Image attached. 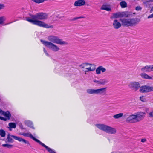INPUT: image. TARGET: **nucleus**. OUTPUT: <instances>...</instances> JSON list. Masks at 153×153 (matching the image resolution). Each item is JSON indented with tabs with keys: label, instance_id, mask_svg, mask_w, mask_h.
Masks as SVG:
<instances>
[{
	"label": "nucleus",
	"instance_id": "44",
	"mask_svg": "<svg viewBox=\"0 0 153 153\" xmlns=\"http://www.w3.org/2000/svg\"><path fill=\"white\" fill-rule=\"evenodd\" d=\"M152 18H153V13L150 15L148 17V19H150Z\"/></svg>",
	"mask_w": 153,
	"mask_h": 153
},
{
	"label": "nucleus",
	"instance_id": "34",
	"mask_svg": "<svg viewBox=\"0 0 153 153\" xmlns=\"http://www.w3.org/2000/svg\"><path fill=\"white\" fill-rule=\"evenodd\" d=\"M86 69H87V70H85V72H88L89 71H93L94 69H91V67H90L88 68H86Z\"/></svg>",
	"mask_w": 153,
	"mask_h": 153
},
{
	"label": "nucleus",
	"instance_id": "30",
	"mask_svg": "<svg viewBox=\"0 0 153 153\" xmlns=\"http://www.w3.org/2000/svg\"><path fill=\"white\" fill-rule=\"evenodd\" d=\"M85 17L83 16H79L78 17H76L73 18V19H71L70 20V21H74L77 20L78 19L84 18Z\"/></svg>",
	"mask_w": 153,
	"mask_h": 153
},
{
	"label": "nucleus",
	"instance_id": "36",
	"mask_svg": "<svg viewBox=\"0 0 153 153\" xmlns=\"http://www.w3.org/2000/svg\"><path fill=\"white\" fill-rule=\"evenodd\" d=\"M0 119L1 120H4V121H5L8 120H7V118H6V117L5 118V117H1V116L0 117Z\"/></svg>",
	"mask_w": 153,
	"mask_h": 153
},
{
	"label": "nucleus",
	"instance_id": "21",
	"mask_svg": "<svg viewBox=\"0 0 153 153\" xmlns=\"http://www.w3.org/2000/svg\"><path fill=\"white\" fill-rule=\"evenodd\" d=\"M140 75L142 78L148 79H153L151 76H149L145 73H141Z\"/></svg>",
	"mask_w": 153,
	"mask_h": 153
},
{
	"label": "nucleus",
	"instance_id": "2",
	"mask_svg": "<svg viewBox=\"0 0 153 153\" xmlns=\"http://www.w3.org/2000/svg\"><path fill=\"white\" fill-rule=\"evenodd\" d=\"M48 39L51 42L45 41L41 39V42L45 46L52 50L54 52L58 51L60 48L56 45L53 43L59 45H67L68 43L63 41L62 39H60L57 36H50L48 37Z\"/></svg>",
	"mask_w": 153,
	"mask_h": 153
},
{
	"label": "nucleus",
	"instance_id": "5",
	"mask_svg": "<svg viewBox=\"0 0 153 153\" xmlns=\"http://www.w3.org/2000/svg\"><path fill=\"white\" fill-rule=\"evenodd\" d=\"M135 13H132L131 11H124L119 12L118 13H113L112 18H117L119 17L130 18L134 16L133 15H135Z\"/></svg>",
	"mask_w": 153,
	"mask_h": 153
},
{
	"label": "nucleus",
	"instance_id": "39",
	"mask_svg": "<svg viewBox=\"0 0 153 153\" xmlns=\"http://www.w3.org/2000/svg\"><path fill=\"white\" fill-rule=\"evenodd\" d=\"M4 22L3 17H0V24H1Z\"/></svg>",
	"mask_w": 153,
	"mask_h": 153
},
{
	"label": "nucleus",
	"instance_id": "1",
	"mask_svg": "<svg viewBox=\"0 0 153 153\" xmlns=\"http://www.w3.org/2000/svg\"><path fill=\"white\" fill-rule=\"evenodd\" d=\"M29 15L31 17L32 19L29 17H26L25 18L26 20L30 23L44 28H48L53 27L52 25H50L45 23L43 21L39 20L47 19L48 17V16L46 13L39 12L35 15L30 13Z\"/></svg>",
	"mask_w": 153,
	"mask_h": 153
},
{
	"label": "nucleus",
	"instance_id": "32",
	"mask_svg": "<svg viewBox=\"0 0 153 153\" xmlns=\"http://www.w3.org/2000/svg\"><path fill=\"white\" fill-rule=\"evenodd\" d=\"M88 63H85L82 64L80 65V66L82 68H84L85 66H87L88 65Z\"/></svg>",
	"mask_w": 153,
	"mask_h": 153
},
{
	"label": "nucleus",
	"instance_id": "23",
	"mask_svg": "<svg viewBox=\"0 0 153 153\" xmlns=\"http://www.w3.org/2000/svg\"><path fill=\"white\" fill-rule=\"evenodd\" d=\"M12 136H13V135H10V134H8L7 136V142L9 143H13V140L12 138V137L13 138V137H12Z\"/></svg>",
	"mask_w": 153,
	"mask_h": 153
},
{
	"label": "nucleus",
	"instance_id": "6",
	"mask_svg": "<svg viewBox=\"0 0 153 153\" xmlns=\"http://www.w3.org/2000/svg\"><path fill=\"white\" fill-rule=\"evenodd\" d=\"M106 88H101L97 89H88L87 90L88 93L90 94H104L106 93Z\"/></svg>",
	"mask_w": 153,
	"mask_h": 153
},
{
	"label": "nucleus",
	"instance_id": "45",
	"mask_svg": "<svg viewBox=\"0 0 153 153\" xmlns=\"http://www.w3.org/2000/svg\"><path fill=\"white\" fill-rule=\"evenodd\" d=\"M152 11H153V6L152 7L150 10V13H152Z\"/></svg>",
	"mask_w": 153,
	"mask_h": 153
},
{
	"label": "nucleus",
	"instance_id": "41",
	"mask_svg": "<svg viewBox=\"0 0 153 153\" xmlns=\"http://www.w3.org/2000/svg\"><path fill=\"white\" fill-rule=\"evenodd\" d=\"M4 6L3 4H0V10L3 9Z\"/></svg>",
	"mask_w": 153,
	"mask_h": 153
},
{
	"label": "nucleus",
	"instance_id": "29",
	"mask_svg": "<svg viewBox=\"0 0 153 153\" xmlns=\"http://www.w3.org/2000/svg\"><path fill=\"white\" fill-rule=\"evenodd\" d=\"M33 2L38 4L42 3L45 1V0H31Z\"/></svg>",
	"mask_w": 153,
	"mask_h": 153
},
{
	"label": "nucleus",
	"instance_id": "3",
	"mask_svg": "<svg viewBox=\"0 0 153 153\" xmlns=\"http://www.w3.org/2000/svg\"><path fill=\"white\" fill-rule=\"evenodd\" d=\"M120 20L123 26L127 27L135 26L140 21V19L137 18H121L120 19Z\"/></svg>",
	"mask_w": 153,
	"mask_h": 153
},
{
	"label": "nucleus",
	"instance_id": "27",
	"mask_svg": "<svg viewBox=\"0 0 153 153\" xmlns=\"http://www.w3.org/2000/svg\"><path fill=\"white\" fill-rule=\"evenodd\" d=\"M2 146L3 147H7L9 149L12 148L13 147V145L7 143L3 144Z\"/></svg>",
	"mask_w": 153,
	"mask_h": 153
},
{
	"label": "nucleus",
	"instance_id": "28",
	"mask_svg": "<svg viewBox=\"0 0 153 153\" xmlns=\"http://www.w3.org/2000/svg\"><path fill=\"white\" fill-rule=\"evenodd\" d=\"M6 135L5 131L3 129H0V135L2 137H4Z\"/></svg>",
	"mask_w": 153,
	"mask_h": 153
},
{
	"label": "nucleus",
	"instance_id": "46",
	"mask_svg": "<svg viewBox=\"0 0 153 153\" xmlns=\"http://www.w3.org/2000/svg\"><path fill=\"white\" fill-rule=\"evenodd\" d=\"M2 112H3V111L2 110H1V109H0V113Z\"/></svg>",
	"mask_w": 153,
	"mask_h": 153
},
{
	"label": "nucleus",
	"instance_id": "7",
	"mask_svg": "<svg viewBox=\"0 0 153 153\" xmlns=\"http://www.w3.org/2000/svg\"><path fill=\"white\" fill-rule=\"evenodd\" d=\"M153 91V86L144 85L140 87L139 91L140 93H147Z\"/></svg>",
	"mask_w": 153,
	"mask_h": 153
},
{
	"label": "nucleus",
	"instance_id": "15",
	"mask_svg": "<svg viewBox=\"0 0 153 153\" xmlns=\"http://www.w3.org/2000/svg\"><path fill=\"white\" fill-rule=\"evenodd\" d=\"M106 71V69L103 67V66H99L96 69V73L97 74H101V71L103 73L105 72Z\"/></svg>",
	"mask_w": 153,
	"mask_h": 153
},
{
	"label": "nucleus",
	"instance_id": "47",
	"mask_svg": "<svg viewBox=\"0 0 153 153\" xmlns=\"http://www.w3.org/2000/svg\"><path fill=\"white\" fill-rule=\"evenodd\" d=\"M0 117H1V116H0Z\"/></svg>",
	"mask_w": 153,
	"mask_h": 153
},
{
	"label": "nucleus",
	"instance_id": "35",
	"mask_svg": "<svg viewBox=\"0 0 153 153\" xmlns=\"http://www.w3.org/2000/svg\"><path fill=\"white\" fill-rule=\"evenodd\" d=\"M142 9V8L140 6H138L136 7L135 10L137 11L141 10Z\"/></svg>",
	"mask_w": 153,
	"mask_h": 153
},
{
	"label": "nucleus",
	"instance_id": "31",
	"mask_svg": "<svg viewBox=\"0 0 153 153\" xmlns=\"http://www.w3.org/2000/svg\"><path fill=\"white\" fill-rule=\"evenodd\" d=\"M140 99L141 101L143 102H146V99L145 98L144 96H143L140 97Z\"/></svg>",
	"mask_w": 153,
	"mask_h": 153
},
{
	"label": "nucleus",
	"instance_id": "19",
	"mask_svg": "<svg viewBox=\"0 0 153 153\" xmlns=\"http://www.w3.org/2000/svg\"><path fill=\"white\" fill-rule=\"evenodd\" d=\"M100 9L105 10L107 11H110L111 9L109 5H103L101 7Z\"/></svg>",
	"mask_w": 153,
	"mask_h": 153
},
{
	"label": "nucleus",
	"instance_id": "37",
	"mask_svg": "<svg viewBox=\"0 0 153 153\" xmlns=\"http://www.w3.org/2000/svg\"><path fill=\"white\" fill-rule=\"evenodd\" d=\"M149 117H153V111L149 112Z\"/></svg>",
	"mask_w": 153,
	"mask_h": 153
},
{
	"label": "nucleus",
	"instance_id": "38",
	"mask_svg": "<svg viewBox=\"0 0 153 153\" xmlns=\"http://www.w3.org/2000/svg\"><path fill=\"white\" fill-rule=\"evenodd\" d=\"M19 126L20 128L22 130V129H25V128H24L23 127V125H22V123H20L19 125Z\"/></svg>",
	"mask_w": 153,
	"mask_h": 153
},
{
	"label": "nucleus",
	"instance_id": "42",
	"mask_svg": "<svg viewBox=\"0 0 153 153\" xmlns=\"http://www.w3.org/2000/svg\"><path fill=\"white\" fill-rule=\"evenodd\" d=\"M146 138H143L141 139V141L142 142L144 143L146 141Z\"/></svg>",
	"mask_w": 153,
	"mask_h": 153
},
{
	"label": "nucleus",
	"instance_id": "17",
	"mask_svg": "<svg viewBox=\"0 0 153 153\" xmlns=\"http://www.w3.org/2000/svg\"><path fill=\"white\" fill-rule=\"evenodd\" d=\"M113 25L114 28L118 29L121 26V24L118 22L117 20L115 19L114 21Z\"/></svg>",
	"mask_w": 153,
	"mask_h": 153
},
{
	"label": "nucleus",
	"instance_id": "8",
	"mask_svg": "<svg viewBox=\"0 0 153 153\" xmlns=\"http://www.w3.org/2000/svg\"><path fill=\"white\" fill-rule=\"evenodd\" d=\"M140 83L136 82H131L128 85V86L130 88L135 91H137L140 88Z\"/></svg>",
	"mask_w": 153,
	"mask_h": 153
},
{
	"label": "nucleus",
	"instance_id": "14",
	"mask_svg": "<svg viewBox=\"0 0 153 153\" xmlns=\"http://www.w3.org/2000/svg\"><path fill=\"white\" fill-rule=\"evenodd\" d=\"M85 4V1L84 0H78L75 1L74 5L75 6H80Z\"/></svg>",
	"mask_w": 153,
	"mask_h": 153
},
{
	"label": "nucleus",
	"instance_id": "4",
	"mask_svg": "<svg viewBox=\"0 0 153 153\" xmlns=\"http://www.w3.org/2000/svg\"><path fill=\"white\" fill-rule=\"evenodd\" d=\"M96 126L99 129L107 133L114 134L116 132V130L115 128L106 125L97 124H96Z\"/></svg>",
	"mask_w": 153,
	"mask_h": 153
},
{
	"label": "nucleus",
	"instance_id": "10",
	"mask_svg": "<svg viewBox=\"0 0 153 153\" xmlns=\"http://www.w3.org/2000/svg\"><path fill=\"white\" fill-rule=\"evenodd\" d=\"M141 70L143 72H150L153 71V65H146L143 67Z\"/></svg>",
	"mask_w": 153,
	"mask_h": 153
},
{
	"label": "nucleus",
	"instance_id": "16",
	"mask_svg": "<svg viewBox=\"0 0 153 153\" xmlns=\"http://www.w3.org/2000/svg\"><path fill=\"white\" fill-rule=\"evenodd\" d=\"M39 144L42 146L43 147L45 148L50 153H56L54 150L46 146L41 142L40 141Z\"/></svg>",
	"mask_w": 153,
	"mask_h": 153
},
{
	"label": "nucleus",
	"instance_id": "26",
	"mask_svg": "<svg viewBox=\"0 0 153 153\" xmlns=\"http://www.w3.org/2000/svg\"><path fill=\"white\" fill-rule=\"evenodd\" d=\"M123 115V113H120L114 115L113 117L115 119H118L122 117Z\"/></svg>",
	"mask_w": 153,
	"mask_h": 153
},
{
	"label": "nucleus",
	"instance_id": "18",
	"mask_svg": "<svg viewBox=\"0 0 153 153\" xmlns=\"http://www.w3.org/2000/svg\"><path fill=\"white\" fill-rule=\"evenodd\" d=\"M94 82L98 84L104 85L108 82V80L104 79H100L99 80H94Z\"/></svg>",
	"mask_w": 153,
	"mask_h": 153
},
{
	"label": "nucleus",
	"instance_id": "33",
	"mask_svg": "<svg viewBox=\"0 0 153 153\" xmlns=\"http://www.w3.org/2000/svg\"><path fill=\"white\" fill-rule=\"evenodd\" d=\"M88 65H91V69H94V71L95 69V65L93 64H90L88 63Z\"/></svg>",
	"mask_w": 153,
	"mask_h": 153
},
{
	"label": "nucleus",
	"instance_id": "11",
	"mask_svg": "<svg viewBox=\"0 0 153 153\" xmlns=\"http://www.w3.org/2000/svg\"><path fill=\"white\" fill-rule=\"evenodd\" d=\"M126 121L131 123H137L135 114L131 115L128 117L126 119Z\"/></svg>",
	"mask_w": 153,
	"mask_h": 153
},
{
	"label": "nucleus",
	"instance_id": "43",
	"mask_svg": "<svg viewBox=\"0 0 153 153\" xmlns=\"http://www.w3.org/2000/svg\"><path fill=\"white\" fill-rule=\"evenodd\" d=\"M153 2V0H149L148 1H146L145 2H144V3L146 4L147 2Z\"/></svg>",
	"mask_w": 153,
	"mask_h": 153
},
{
	"label": "nucleus",
	"instance_id": "9",
	"mask_svg": "<svg viewBox=\"0 0 153 153\" xmlns=\"http://www.w3.org/2000/svg\"><path fill=\"white\" fill-rule=\"evenodd\" d=\"M134 114L137 122L140 121L144 118L145 114L143 112H138Z\"/></svg>",
	"mask_w": 153,
	"mask_h": 153
},
{
	"label": "nucleus",
	"instance_id": "25",
	"mask_svg": "<svg viewBox=\"0 0 153 153\" xmlns=\"http://www.w3.org/2000/svg\"><path fill=\"white\" fill-rule=\"evenodd\" d=\"M120 5L122 8H124L127 7V3L125 1H122L120 3Z\"/></svg>",
	"mask_w": 153,
	"mask_h": 153
},
{
	"label": "nucleus",
	"instance_id": "40",
	"mask_svg": "<svg viewBox=\"0 0 153 153\" xmlns=\"http://www.w3.org/2000/svg\"><path fill=\"white\" fill-rule=\"evenodd\" d=\"M43 50H44V51L45 52V54L47 56H49V54L47 52V51L45 50V48H44Z\"/></svg>",
	"mask_w": 153,
	"mask_h": 153
},
{
	"label": "nucleus",
	"instance_id": "12",
	"mask_svg": "<svg viewBox=\"0 0 153 153\" xmlns=\"http://www.w3.org/2000/svg\"><path fill=\"white\" fill-rule=\"evenodd\" d=\"M21 134L24 136L29 137L30 138L33 140H34L36 142L38 143H39L40 141L39 140L34 137L31 133H23Z\"/></svg>",
	"mask_w": 153,
	"mask_h": 153
},
{
	"label": "nucleus",
	"instance_id": "22",
	"mask_svg": "<svg viewBox=\"0 0 153 153\" xmlns=\"http://www.w3.org/2000/svg\"><path fill=\"white\" fill-rule=\"evenodd\" d=\"M3 115L7 118L8 120H9L10 118L11 115L9 111H7L6 112H3Z\"/></svg>",
	"mask_w": 153,
	"mask_h": 153
},
{
	"label": "nucleus",
	"instance_id": "20",
	"mask_svg": "<svg viewBox=\"0 0 153 153\" xmlns=\"http://www.w3.org/2000/svg\"><path fill=\"white\" fill-rule=\"evenodd\" d=\"M25 124L31 128L34 129L32 123L29 120H26L24 122Z\"/></svg>",
	"mask_w": 153,
	"mask_h": 153
},
{
	"label": "nucleus",
	"instance_id": "13",
	"mask_svg": "<svg viewBox=\"0 0 153 153\" xmlns=\"http://www.w3.org/2000/svg\"><path fill=\"white\" fill-rule=\"evenodd\" d=\"M12 137H13V138L14 139L18 140L19 142H23V143L28 144L30 146H31L30 145L29 143V142L28 141L24 139L15 136H12Z\"/></svg>",
	"mask_w": 153,
	"mask_h": 153
},
{
	"label": "nucleus",
	"instance_id": "24",
	"mask_svg": "<svg viewBox=\"0 0 153 153\" xmlns=\"http://www.w3.org/2000/svg\"><path fill=\"white\" fill-rule=\"evenodd\" d=\"M9 128H15L16 127V123H9ZM10 130L11 129H10Z\"/></svg>",
	"mask_w": 153,
	"mask_h": 153
}]
</instances>
